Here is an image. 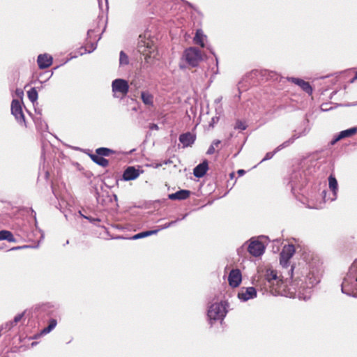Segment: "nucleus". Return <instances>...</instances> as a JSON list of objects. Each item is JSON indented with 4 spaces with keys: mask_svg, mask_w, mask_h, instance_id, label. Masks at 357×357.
Here are the masks:
<instances>
[{
    "mask_svg": "<svg viewBox=\"0 0 357 357\" xmlns=\"http://www.w3.org/2000/svg\"><path fill=\"white\" fill-rule=\"evenodd\" d=\"M264 285L273 295H284L285 292L284 282L278 271L272 268H268L264 273Z\"/></svg>",
    "mask_w": 357,
    "mask_h": 357,
    "instance_id": "1",
    "label": "nucleus"
},
{
    "mask_svg": "<svg viewBox=\"0 0 357 357\" xmlns=\"http://www.w3.org/2000/svg\"><path fill=\"white\" fill-rule=\"evenodd\" d=\"M228 303L227 301H221L212 304L208 310V317L212 321L223 320L227 313Z\"/></svg>",
    "mask_w": 357,
    "mask_h": 357,
    "instance_id": "2",
    "label": "nucleus"
},
{
    "mask_svg": "<svg viewBox=\"0 0 357 357\" xmlns=\"http://www.w3.org/2000/svg\"><path fill=\"white\" fill-rule=\"evenodd\" d=\"M137 49L138 52L144 56V59L146 61H148V59L155 56V47L153 40L142 35L139 36Z\"/></svg>",
    "mask_w": 357,
    "mask_h": 357,
    "instance_id": "3",
    "label": "nucleus"
},
{
    "mask_svg": "<svg viewBox=\"0 0 357 357\" xmlns=\"http://www.w3.org/2000/svg\"><path fill=\"white\" fill-rule=\"evenodd\" d=\"M183 58L189 66L191 67H197L202 61V54L199 50L191 47L184 51Z\"/></svg>",
    "mask_w": 357,
    "mask_h": 357,
    "instance_id": "4",
    "label": "nucleus"
},
{
    "mask_svg": "<svg viewBox=\"0 0 357 357\" xmlns=\"http://www.w3.org/2000/svg\"><path fill=\"white\" fill-rule=\"evenodd\" d=\"M354 289H357V276H354L350 270L342 283V291L351 295L354 293Z\"/></svg>",
    "mask_w": 357,
    "mask_h": 357,
    "instance_id": "5",
    "label": "nucleus"
},
{
    "mask_svg": "<svg viewBox=\"0 0 357 357\" xmlns=\"http://www.w3.org/2000/svg\"><path fill=\"white\" fill-rule=\"evenodd\" d=\"M112 91L114 93H119L122 97H125L129 91L128 82L123 79H116L112 84Z\"/></svg>",
    "mask_w": 357,
    "mask_h": 357,
    "instance_id": "6",
    "label": "nucleus"
},
{
    "mask_svg": "<svg viewBox=\"0 0 357 357\" xmlns=\"http://www.w3.org/2000/svg\"><path fill=\"white\" fill-rule=\"evenodd\" d=\"M11 113L20 123L25 125V118L22 112V103L19 100L14 99L12 100Z\"/></svg>",
    "mask_w": 357,
    "mask_h": 357,
    "instance_id": "7",
    "label": "nucleus"
},
{
    "mask_svg": "<svg viewBox=\"0 0 357 357\" xmlns=\"http://www.w3.org/2000/svg\"><path fill=\"white\" fill-rule=\"evenodd\" d=\"M295 253V248L293 245H284L280 255V262L282 266H287L289 259Z\"/></svg>",
    "mask_w": 357,
    "mask_h": 357,
    "instance_id": "8",
    "label": "nucleus"
},
{
    "mask_svg": "<svg viewBox=\"0 0 357 357\" xmlns=\"http://www.w3.org/2000/svg\"><path fill=\"white\" fill-rule=\"evenodd\" d=\"M264 244L258 241H252L248 248V252L255 257H259L264 252Z\"/></svg>",
    "mask_w": 357,
    "mask_h": 357,
    "instance_id": "9",
    "label": "nucleus"
},
{
    "mask_svg": "<svg viewBox=\"0 0 357 357\" xmlns=\"http://www.w3.org/2000/svg\"><path fill=\"white\" fill-rule=\"evenodd\" d=\"M242 280L241 273L238 269H233L230 271L228 276V282L231 287H237Z\"/></svg>",
    "mask_w": 357,
    "mask_h": 357,
    "instance_id": "10",
    "label": "nucleus"
},
{
    "mask_svg": "<svg viewBox=\"0 0 357 357\" xmlns=\"http://www.w3.org/2000/svg\"><path fill=\"white\" fill-rule=\"evenodd\" d=\"M288 80L300 86L301 89L307 94L311 95L312 93V87L308 82H305L302 79L296 77L288 78Z\"/></svg>",
    "mask_w": 357,
    "mask_h": 357,
    "instance_id": "11",
    "label": "nucleus"
},
{
    "mask_svg": "<svg viewBox=\"0 0 357 357\" xmlns=\"http://www.w3.org/2000/svg\"><path fill=\"white\" fill-rule=\"evenodd\" d=\"M256 296V289L252 287L243 288L238 295V298L244 301H248L250 298H253Z\"/></svg>",
    "mask_w": 357,
    "mask_h": 357,
    "instance_id": "12",
    "label": "nucleus"
},
{
    "mask_svg": "<svg viewBox=\"0 0 357 357\" xmlns=\"http://www.w3.org/2000/svg\"><path fill=\"white\" fill-rule=\"evenodd\" d=\"M37 63L39 68L45 69L50 67L52 63V57L47 54H40L38 56Z\"/></svg>",
    "mask_w": 357,
    "mask_h": 357,
    "instance_id": "13",
    "label": "nucleus"
},
{
    "mask_svg": "<svg viewBox=\"0 0 357 357\" xmlns=\"http://www.w3.org/2000/svg\"><path fill=\"white\" fill-rule=\"evenodd\" d=\"M179 141L183 144V147L191 146L195 141V136L188 132L179 136Z\"/></svg>",
    "mask_w": 357,
    "mask_h": 357,
    "instance_id": "14",
    "label": "nucleus"
},
{
    "mask_svg": "<svg viewBox=\"0 0 357 357\" xmlns=\"http://www.w3.org/2000/svg\"><path fill=\"white\" fill-rule=\"evenodd\" d=\"M139 176V172L134 167H128L123 174L124 181H131L136 179Z\"/></svg>",
    "mask_w": 357,
    "mask_h": 357,
    "instance_id": "15",
    "label": "nucleus"
},
{
    "mask_svg": "<svg viewBox=\"0 0 357 357\" xmlns=\"http://www.w3.org/2000/svg\"><path fill=\"white\" fill-rule=\"evenodd\" d=\"M191 192L190 190H181L175 193H172L168 195V197L171 200H185L188 199Z\"/></svg>",
    "mask_w": 357,
    "mask_h": 357,
    "instance_id": "16",
    "label": "nucleus"
},
{
    "mask_svg": "<svg viewBox=\"0 0 357 357\" xmlns=\"http://www.w3.org/2000/svg\"><path fill=\"white\" fill-rule=\"evenodd\" d=\"M208 169V162L207 161H204L203 162L199 164L193 171V174L197 178H201L204 176L207 170Z\"/></svg>",
    "mask_w": 357,
    "mask_h": 357,
    "instance_id": "17",
    "label": "nucleus"
},
{
    "mask_svg": "<svg viewBox=\"0 0 357 357\" xmlns=\"http://www.w3.org/2000/svg\"><path fill=\"white\" fill-rule=\"evenodd\" d=\"M357 132V128H351L343 131H341L338 136L332 142V144H334L337 141L349 137L351 136L354 135Z\"/></svg>",
    "mask_w": 357,
    "mask_h": 357,
    "instance_id": "18",
    "label": "nucleus"
},
{
    "mask_svg": "<svg viewBox=\"0 0 357 357\" xmlns=\"http://www.w3.org/2000/svg\"><path fill=\"white\" fill-rule=\"evenodd\" d=\"M90 158L97 165L107 167L109 165V160L96 154H91Z\"/></svg>",
    "mask_w": 357,
    "mask_h": 357,
    "instance_id": "19",
    "label": "nucleus"
},
{
    "mask_svg": "<svg viewBox=\"0 0 357 357\" xmlns=\"http://www.w3.org/2000/svg\"><path fill=\"white\" fill-rule=\"evenodd\" d=\"M6 240L8 242H15L16 239L15 238L13 234L11 231L8 230H1L0 231V241Z\"/></svg>",
    "mask_w": 357,
    "mask_h": 357,
    "instance_id": "20",
    "label": "nucleus"
},
{
    "mask_svg": "<svg viewBox=\"0 0 357 357\" xmlns=\"http://www.w3.org/2000/svg\"><path fill=\"white\" fill-rule=\"evenodd\" d=\"M141 98L144 104L152 106L153 104V96L149 92H142Z\"/></svg>",
    "mask_w": 357,
    "mask_h": 357,
    "instance_id": "21",
    "label": "nucleus"
},
{
    "mask_svg": "<svg viewBox=\"0 0 357 357\" xmlns=\"http://www.w3.org/2000/svg\"><path fill=\"white\" fill-rule=\"evenodd\" d=\"M57 321L55 319H51L47 327H45L40 333V335H46L50 333L56 326Z\"/></svg>",
    "mask_w": 357,
    "mask_h": 357,
    "instance_id": "22",
    "label": "nucleus"
},
{
    "mask_svg": "<svg viewBox=\"0 0 357 357\" xmlns=\"http://www.w3.org/2000/svg\"><path fill=\"white\" fill-rule=\"evenodd\" d=\"M204 34L202 33V31L200 29L197 30L195 36L194 38V42L199 45L202 47H204Z\"/></svg>",
    "mask_w": 357,
    "mask_h": 357,
    "instance_id": "23",
    "label": "nucleus"
},
{
    "mask_svg": "<svg viewBox=\"0 0 357 357\" xmlns=\"http://www.w3.org/2000/svg\"><path fill=\"white\" fill-rule=\"evenodd\" d=\"M114 153V151L110 149L101 147V148H98L96 150L95 154L98 155L101 157H104V156H109Z\"/></svg>",
    "mask_w": 357,
    "mask_h": 357,
    "instance_id": "24",
    "label": "nucleus"
},
{
    "mask_svg": "<svg viewBox=\"0 0 357 357\" xmlns=\"http://www.w3.org/2000/svg\"><path fill=\"white\" fill-rule=\"evenodd\" d=\"M328 185L333 194L335 195L337 190V181L335 177L333 175H330L328 177Z\"/></svg>",
    "mask_w": 357,
    "mask_h": 357,
    "instance_id": "25",
    "label": "nucleus"
},
{
    "mask_svg": "<svg viewBox=\"0 0 357 357\" xmlns=\"http://www.w3.org/2000/svg\"><path fill=\"white\" fill-rule=\"evenodd\" d=\"M158 230H150V231H146L140 232V233H138V234L134 235L131 238V239L136 240V239H139V238H144V237L149 236L150 235L156 234L158 232Z\"/></svg>",
    "mask_w": 357,
    "mask_h": 357,
    "instance_id": "26",
    "label": "nucleus"
},
{
    "mask_svg": "<svg viewBox=\"0 0 357 357\" xmlns=\"http://www.w3.org/2000/svg\"><path fill=\"white\" fill-rule=\"evenodd\" d=\"M29 99L33 103L38 99V92L35 88H31L27 91Z\"/></svg>",
    "mask_w": 357,
    "mask_h": 357,
    "instance_id": "27",
    "label": "nucleus"
},
{
    "mask_svg": "<svg viewBox=\"0 0 357 357\" xmlns=\"http://www.w3.org/2000/svg\"><path fill=\"white\" fill-rule=\"evenodd\" d=\"M221 141L219 139L214 140L210 147L208 148L206 153L208 155H212L215 152V148L218 147V146L220 144Z\"/></svg>",
    "mask_w": 357,
    "mask_h": 357,
    "instance_id": "28",
    "label": "nucleus"
},
{
    "mask_svg": "<svg viewBox=\"0 0 357 357\" xmlns=\"http://www.w3.org/2000/svg\"><path fill=\"white\" fill-rule=\"evenodd\" d=\"M119 63L121 65H127L129 63L128 56L123 51L120 52Z\"/></svg>",
    "mask_w": 357,
    "mask_h": 357,
    "instance_id": "29",
    "label": "nucleus"
},
{
    "mask_svg": "<svg viewBox=\"0 0 357 357\" xmlns=\"http://www.w3.org/2000/svg\"><path fill=\"white\" fill-rule=\"evenodd\" d=\"M247 128V126L244 122L241 120H237L236 124L234 126V129H238L241 130H244Z\"/></svg>",
    "mask_w": 357,
    "mask_h": 357,
    "instance_id": "30",
    "label": "nucleus"
},
{
    "mask_svg": "<svg viewBox=\"0 0 357 357\" xmlns=\"http://www.w3.org/2000/svg\"><path fill=\"white\" fill-rule=\"evenodd\" d=\"M14 326L15 325L13 324V321L8 322L5 324L4 326H1V330L4 328L6 331H10Z\"/></svg>",
    "mask_w": 357,
    "mask_h": 357,
    "instance_id": "31",
    "label": "nucleus"
},
{
    "mask_svg": "<svg viewBox=\"0 0 357 357\" xmlns=\"http://www.w3.org/2000/svg\"><path fill=\"white\" fill-rule=\"evenodd\" d=\"M24 317V312L23 313H21V314H17L13 321H12L13 322V324L15 325H16L19 321H20L22 319V317Z\"/></svg>",
    "mask_w": 357,
    "mask_h": 357,
    "instance_id": "32",
    "label": "nucleus"
},
{
    "mask_svg": "<svg viewBox=\"0 0 357 357\" xmlns=\"http://www.w3.org/2000/svg\"><path fill=\"white\" fill-rule=\"evenodd\" d=\"M274 155V153L273 152H268L266 154L264 158L263 159V160H268V159H271Z\"/></svg>",
    "mask_w": 357,
    "mask_h": 357,
    "instance_id": "33",
    "label": "nucleus"
},
{
    "mask_svg": "<svg viewBox=\"0 0 357 357\" xmlns=\"http://www.w3.org/2000/svg\"><path fill=\"white\" fill-rule=\"evenodd\" d=\"M149 128L151 130H159L158 126L157 124H155V123H151L149 125Z\"/></svg>",
    "mask_w": 357,
    "mask_h": 357,
    "instance_id": "34",
    "label": "nucleus"
},
{
    "mask_svg": "<svg viewBox=\"0 0 357 357\" xmlns=\"http://www.w3.org/2000/svg\"><path fill=\"white\" fill-rule=\"evenodd\" d=\"M245 173V171L244 169H238L237 171V174L239 176H242L243 175H244Z\"/></svg>",
    "mask_w": 357,
    "mask_h": 357,
    "instance_id": "35",
    "label": "nucleus"
},
{
    "mask_svg": "<svg viewBox=\"0 0 357 357\" xmlns=\"http://www.w3.org/2000/svg\"><path fill=\"white\" fill-rule=\"evenodd\" d=\"M27 247H28L27 245L17 246V247L13 248L11 250H20V249L27 248Z\"/></svg>",
    "mask_w": 357,
    "mask_h": 357,
    "instance_id": "36",
    "label": "nucleus"
},
{
    "mask_svg": "<svg viewBox=\"0 0 357 357\" xmlns=\"http://www.w3.org/2000/svg\"><path fill=\"white\" fill-rule=\"evenodd\" d=\"M356 79H357V72L356 73L355 76L352 79L351 82H354V80H356Z\"/></svg>",
    "mask_w": 357,
    "mask_h": 357,
    "instance_id": "37",
    "label": "nucleus"
}]
</instances>
